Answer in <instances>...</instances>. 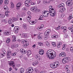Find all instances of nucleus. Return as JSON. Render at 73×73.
<instances>
[{"mask_svg":"<svg viewBox=\"0 0 73 73\" xmlns=\"http://www.w3.org/2000/svg\"><path fill=\"white\" fill-rule=\"evenodd\" d=\"M72 18H73L72 15H70L69 17L68 18V20H71Z\"/></svg>","mask_w":73,"mask_h":73,"instance_id":"nucleus-33","label":"nucleus"},{"mask_svg":"<svg viewBox=\"0 0 73 73\" xmlns=\"http://www.w3.org/2000/svg\"><path fill=\"white\" fill-rule=\"evenodd\" d=\"M10 41L11 40H10V38H8L7 39V40H6V42L7 43H9Z\"/></svg>","mask_w":73,"mask_h":73,"instance_id":"nucleus-43","label":"nucleus"},{"mask_svg":"<svg viewBox=\"0 0 73 73\" xmlns=\"http://www.w3.org/2000/svg\"><path fill=\"white\" fill-rule=\"evenodd\" d=\"M23 37L24 38H27V37H28V35L27 34H24Z\"/></svg>","mask_w":73,"mask_h":73,"instance_id":"nucleus-38","label":"nucleus"},{"mask_svg":"<svg viewBox=\"0 0 73 73\" xmlns=\"http://www.w3.org/2000/svg\"><path fill=\"white\" fill-rule=\"evenodd\" d=\"M24 70L23 68H21L20 69V73H24Z\"/></svg>","mask_w":73,"mask_h":73,"instance_id":"nucleus-28","label":"nucleus"},{"mask_svg":"<svg viewBox=\"0 0 73 73\" xmlns=\"http://www.w3.org/2000/svg\"><path fill=\"white\" fill-rule=\"evenodd\" d=\"M37 2L38 4H40L41 3V1L40 0H37Z\"/></svg>","mask_w":73,"mask_h":73,"instance_id":"nucleus-61","label":"nucleus"},{"mask_svg":"<svg viewBox=\"0 0 73 73\" xmlns=\"http://www.w3.org/2000/svg\"><path fill=\"white\" fill-rule=\"evenodd\" d=\"M44 50H40L39 51V54L41 55H42L44 54Z\"/></svg>","mask_w":73,"mask_h":73,"instance_id":"nucleus-17","label":"nucleus"},{"mask_svg":"<svg viewBox=\"0 0 73 73\" xmlns=\"http://www.w3.org/2000/svg\"><path fill=\"white\" fill-rule=\"evenodd\" d=\"M44 27V25L43 24H42L40 26V27H41L42 28H43V27Z\"/></svg>","mask_w":73,"mask_h":73,"instance_id":"nucleus-63","label":"nucleus"},{"mask_svg":"<svg viewBox=\"0 0 73 73\" xmlns=\"http://www.w3.org/2000/svg\"><path fill=\"white\" fill-rule=\"evenodd\" d=\"M28 22L30 23V24L31 25H33L35 24V21H31V20H28Z\"/></svg>","mask_w":73,"mask_h":73,"instance_id":"nucleus-19","label":"nucleus"},{"mask_svg":"<svg viewBox=\"0 0 73 73\" xmlns=\"http://www.w3.org/2000/svg\"><path fill=\"white\" fill-rule=\"evenodd\" d=\"M51 30L50 29H47L45 32L44 35L46 36H48L49 35V33L50 32Z\"/></svg>","mask_w":73,"mask_h":73,"instance_id":"nucleus-7","label":"nucleus"},{"mask_svg":"<svg viewBox=\"0 0 73 73\" xmlns=\"http://www.w3.org/2000/svg\"><path fill=\"white\" fill-rule=\"evenodd\" d=\"M21 2H19V3H17L16 5L17 9H20V7H21Z\"/></svg>","mask_w":73,"mask_h":73,"instance_id":"nucleus-12","label":"nucleus"},{"mask_svg":"<svg viewBox=\"0 0 73 73\" xmlns=\"http://www.w3.org/2000/svg\"><path fill=\"white\" fill-rule=\"evenodd\" d=\"M8 22L10 24H11L12 23V20L11 19H10L9 20Z\"/></svg>","mask_w":73,"mask_h":73,"instance_id":"nucleus-30","label":"nucleus"},{"mask_svg":"<svg viewBox=\"0 0 73 73\" xmlns=\"http://www.w3.org/2000/svg\"><path fill=\"white\" fill-rule=\"evenodd\" d=\"M64 16H65V15H64V14H63L61 15V18H63Z\"/></svg>","mask_w":73,"mask_h":73,"instance_id":"nucleus-57","label":"nucleus"},{"mask_svg":"<svg viewBox=\"0 0 73 73\" xmlns=\"http://www.w3.org/2000/svg\"><path fill=\"white\" fill-rule=\"evenodd\" d=\"M38 44L40 46H42V45H43V44H42V42H38Z\"/></svg>","mask_w":73,"mask_h":73,"instance_id":"nucleus-48","label":"nucleus"},{"mask_svg":"<svg viewBox=\"0 0 73 73\" xmlns=\"http://www.w3.org/2000/svg\"><path fill=\"white\" fill-rule=\"evenodd\" d=\"M36 3L34 2H32H32L30 4L31 5H35Z\"/></svg>","mask_w":73,"mask_h":73,"instance_id":"nucleus-50","label":"nucleus"},{"mask_svg":"<svg viewBox=\"0 0 73 73\" xmlns=\"http://www.w3.org/2000/svg\"><path fill=\"white\" fill-rule=\"evenodd\" d=\"M38 64V61L37 60H35L34 62L32 63V65L33 66H35L36 65Z\"/></svg>","mask_w":73,"mask_h":73,"instance_id":"nucleus-18","label":"nucleus"},{"mask_svg":"<svg viewBox=\"0 0 73 73\" xmlns=\"http://www.w3.org/2000/svg\"><path fill=\"white\" fill-rule=\"evenodd\" d=\"M25 5H26V7H29V6H30V4H29V3H28L27 2H25Z\"/></svg>","mask_w":73,"mask_h":73,"instance_id":"nucleus-37","label":"nucleus"},{"mask_svg":"<svg viewBox=\"0 0 73 73\" xmlns=\"http://www.w3.org/2000/svg\"><path fill=\"white\" fill-rule=\"evenodd\" d=\"M10 5L11 8H14V7H15V5H14V4L13 2H11L10 3Z\"/></svg>","mask_w":73,"mask_h":73,"instance_id":"nucleus-26","label":"nucleus"},{"mask_svg":"<svg viewBox=\"0 0 73 73\" xmlns=\"http://www.w3.org/2000/svg\"><path fill=\"white\" fill-rule=\"evenodd\" d=\"M66 44H63V47L62 48V49L63 50H64L65 48H66Z\"/></svg>","mask_w":73,"mask_h":73,"instance_id":"nucleus-41","label":"nucleus"},{"mask_svg":"<svg viewBox=\"0 0 73 73\" xmlns=\"http://www.w3.org/2000/svg\"><path fill=\"white\" fill-rule=\"evenodd\" d=\"M35 71L37 73H39V72H40L36 68L35 69Z\"/></svg>","mask_w":73,"mask_h":73,"instance_id":"nucleus-51","label":"nucleus"},{"mask_svg":"<svg viewBox=\"0 0 73 73\" xmlns=\"http://www.w3.org/2000/svg\"><path fill=\"white\" fill-rule=\"evenodd\" d=\"M3 2V1L2 0H0V5H1L2 4V3Z\"/></svg>","mask_w":73,"mask_h":73,"instance_id":"nucleus-59","label":"nucleus"},{"mask_svg":"<svg viewBox=\"0 0 73 73\" xmlns=\"http://www.w3.org/2000/svg\"><path fill=\"white\" fill-rule=\"evenodd\" d=\"M59 65V63L57 62H55V63H53L52 64H51L50 65V66L53 69H54L57 67H58V66Z\"/></svg>","mask_w":73,"mask_h":73,"instance_id":"nucleus-3","label":"nucleus"},{"mask_svg":"<svg viewBox=\"0 0 73 73\" xmlns=\"http://www.w3.org/2000/svg\"><path fill=\"white\" fill-rule=\"evenodd\" d=\"M19 27L17 26L15 27L14 29V32L16 33H17V31H18V30H19Z\"/></svg>","mask_w":73,"mask_h":73,"instance_id":"nucleus-9","label":"nucleus"},{"mask_svg":"<svg viewBox=\"0 0 73 73\" xmlns=\"http://www.w3.org/2000/svg\"><path fill=\"white\" fill-rule=\"evenodd\" d=\"M61 29H63V32L65 33L66 32V30L67 29V28L66 27H61Z\"/></svg>","mask_w":73,"mask_h":73,"instance_id":"nucleus-15","label":"nucleus"},{"mask_svg":"<svg viewBox=\"0 0 73 73\" xmlns=\"http://www.w3.org/2000/svg\"><path fill=\"white\" fill-rule=\"evenodd\" d=\"M54 38H58V34L54 35Z\"/></svg>","mask_w":73,"mask_h":73,"instance_id":"nucleus-52","label":"nucleus"},{"mask_svg":"<svg viewBox=\"0 0 73 73\" xmlns=\"http://www.w3.org/2000/svg\"><path fill=\"white\" fill-rule=\"evenodd\" d=\"M37 29L39 31H40L42 30V28H41L40 27H38L37 28Z\"/></svg>","mask_w":73,"mask_h":73,"instance_id":"nucleus-34","label":"nucleus"},{"mask_svg":"<svg viewBox=\"0 0 73 73\" xmlns=\"http://www.w3.org/2000/svg\"><path fill=\"white\" fill-rule=\"evenodd\" d=\"M42 34H40L38 35V39H42Z\"/></svg>","mask_w":73,"mask_h":73,"instance_id":"nucleus-20","label":"nucleus"},{"mask_svg":"<svg viewBox=\"0 0 73 73\" xmlns=\"http://www.w3.org/2000/svg\"><path fill=\"white\" fill-rule=\"evenodd\" d=\"M30 10L32 12H38L39 11V10L36 6L31 8Z\"/></svg>","mask_w":73,"mask_h":73,"instance_id":"nucleus-4","label":"nucleus"},{"mask_svg":"<svg viewBox=\"0 0 73 73\" xmlns=\"http://www.w3.org/2000/svg\"><path fill=\"white\" fill-rule=\"evenodd\" d=\"M22 10H23V11H25L27 10V8L25 7H23L22 9Z\"/></svg>","mask_w":73,"mask_h":73,"instance_id":"nucleus-56","label":"nucleus"},{"mask_svg":"<svg viewBox=\"0 0 73 73\" xmlns=\"http://www.w3.org/2000/svg\"><path fill=\"white\" fill-rule=\"evenodd\" d=\"M60 29V26H58L57 27L55 28V29L56 31H57V30H59Z\"/></svg>","mask_w":73,"mask_h":73,"instance_id":"nucleus-42","label":"nucleus"},{"mask_svg":"<svg viewBox=\"0 0 73 73\" xmlns=\"http://www.w3.org/2000/svg\"><path fill=\"white\" fill-rule=\"evenodd\" d=\"M44 40H47V39L48 38V36H44Z\"/></svg>","mask_w":73,"mask_h":73,"instance_id":"nucleus-60","label":"nucleus"},{"mask_svg":"<svg viewBox=\"0 0 73 73\" xmlns=\"http://www.w3.org/2000/svg\"><path fill=\"white\" fill-rule=\"evenodd\" d=\"M16 54H17V53L16 52H15L11 54V56H15L16 55Z\"/></svg>","mask_w":73,"mask_h":73,"instance_id":"nucleus-44","label":"nucleus"},{"mask_svg":"<svg viewBox=\"0 0 73 73\" xmlns=\"http://www.w3.org/2000/svg\"><path fill=\"white\" fill-rule=\"evenodd\" d=\"M27 73H32L33 72V68L32 67H29L28 68L27 70Z\"/></svg>","mask_w":73,"mask_h":73,"instance_id":"nucleus-5","label":"nucleus"},{"mask_svg":"<svg viewBox=\"0 0 73 73\" xmlns=\"http://www.w3.org/2000/svg\"><path fill=\"white\" fill-rule=\"evenodd\" d=\"M42 15L44 17H48V15H50L52 17H54L56 15V12L55 11H43Z\"/></svg>","mask_w":73,"mask_h":73,"instance_id":"nucleus-2","label":"nucleus"},{"mask_svg":"<svg viewBox=\"0 0 73 73\" xmlns=\"http://www.w3.org/2000/svg\"><path fill=\"white\" fill-rule=\"evenodd\" d=\"M3 8L5 11H8L9 9L8 8V7L6 5H4Z\"/></svg>","mask_w":73,"mask_h":73,"instance_id":"nucleus-25","label":"nucleus"},{"mask_svg":"<svg viewBox=\"0 0 73 73\" xmlns=\"http://www.w3.org/2000/svg\"><path fill=\"white\" fill-rule=\"evenodd\" d=\"M66 11V9L64 7H63L62 8H61L59 10V11L60 12H64Z\"/></svg>","mask_w":73,"mask_h":73,"instance_id":"nucleus-10","label":"nucleus"},{"mask_svg":"<svg viewBox=\"0 0 73 73\" xmlns=\"http://www.w3.org/2000/svg\"><path fill=\"white\" fill-rule=\"evenodd\" d=\"M35 57L36 58V60H40V59H41V57L40 55L38 54H36L35 55Z\"/></svg>","mask_w":73,"mask_h":73,"instance_id":"nucleus-11","label":"nucleus"},{"mask_svg":"<svg viewBox=\"0 0 73 73\" xmlns=\"http://www.w3.org/2000/svg\"><path fill=\"white\" fill-rule=\"evenodd\" d=\"M9 13V12L7 11L5 12V16H8V14Z\"/></svg>","mask_w":73,"mask_h":73,"instance_id":"nucleus-32","label":"nucleus"},{"mask_svg":"<svg viewBox=\"0 0 73 73\" xmlns=\"http://www.w3.org/2000/svg\"><path fill=\"white\" fill-rule=\"evenodd\" d=\"M64 36L65 38H67L68 36V34H64Z\"/></svg>","mask_w":73,"mask_h":73,"instance_id":"nucleus-49","label":"nucleus"},{"mask_svg":"<svg viewBox=\"0 0 73 73\" xmlns=\"http://www.w3.org/2000/svg\"><path fill=\"white\" fill-rule=\"evenodd\" d=\"M52 44L53 46H56V43L54 42H52Z\"/></svg>","mask_w":73,"mask_h":73,"instance_id":"nucleus-55","label":"nucleus"},{"mask_svg":"<svg viewBox=\"0 0 73 73\" xmlns=\"http://www.w3.org/2000/svg\"><path fill=\"white\" fill-rule=\"evenodd\" d=\"M43 4H46V3H47V2H46V0H44L43 1Z\"/></svg>","mask_w":73,"mask_h":73,"instance_id":"nucleus-58","label":"nucleus"},{"mask_svg":"<svg viewBox=\"0 0 73 73\" xmlns=\"http://www.w3.org/2000/svg\"><path fill=\"white\" fill-rule=\"evenodd\" d=\"M11 54H7V57L8 60L10 59V58H11Z\"/></svg>","mask_w":73,"mask_h":73,"instance_id":"nucleus-24","label":"nucleus"},{"mask_svg":"<svg viewBox=\"0 0 73 73\" xmlns=\"http://www.w3.org/2000/svg\"><path fill=\"white\" fill-rule=\"evenodd\" d=\"M64 7V4L63 3H62L61 4L58 5V8H63Z\"/></svg>","mask_w":73,"mask_h":73,"instance_id":"nucleus-23","label":"nucleus"},{"mask_svg":"<svg viewBox=\"0 0 73 73\" xmlns=\"http://www.w3.org/2000/svg\"><path fill=\"white\" fill-rule=\"evenodd\" d=\"M46 72V71H43L40 72V73H45Z\"/></svg>","mask_w":73,"mask_h":73,"instance_id":"nucleus-62","label":"nucleus"},{"mask_svg":"<svg viewBox=\"0 0 73 73\" xmlns=\"http://www.w3.org/2000/svg\"><path fill=\"white\" fill-rule=\"evenodd\" d=\"M12 52H11V51L10 50H7V54H11Z\"/></svg>","mask_w":73,"mask_h":73,"instance_id":"nucleus-39","label":"nucleus"},{"mask_svg":"<svg viewBox=\"0 0 73 73\" xmlns=\"http://www.w3.org/2000/svg\"><path fill=\"white\" fill-rule=\"evenodd\" d=\"M66 4L68 6L70 7L73 4V2L72 1L68 0L66 2Z\"/></svg>","mask_w":73,"mask_h":73,"instance_id":"nucleus-6","label":"nucleus"},{"mask_svg":"<svg viewBox=\"0 0 73 73\" xmlns=\"http://www.w3.org/2000/svg\"><path fill=\"white\" fill-rule=\"evenodd\" d=\"M46 45L47 46H50V44H49V42H46Z\"/></svg>","mask_w":73,"mask_h":73,"instance_id":"nucleus-45","label":"nucleus"},{"mask_svg":"<svg viewBox=\"0 0 73 73\" xmlns=\"http://www.w3.org/2000/svg\"><path fill=\"white\" fill-rule=\"evenodd\" d=\"M25 3H27L30 4L32 2L31 0H26L25 1Z\"/></svg>","mask_w":73,"mask_h":73,"instance_id":"nucleus-27","label":"nucleus"},{"mask_svg":"<svg viewBox=\"0 0 73 73\" xmlns=\"http://www.w3.org/2000/svg\"><path fill=\"white\" fill-rule=\"evenodd\" d=\"M46 56L48 58L54 59L56 56V54L53 50H50L46 52Z\"/></svg>","mask_w":73,"mask_h":73,"instance_id":"nucleus-1","label":"nucleus"},{"mask_svg":"<svg viewBox=\"0 0 73 73\" xmlns=\"http://www.w3.org/2000/svg\"><path fill=\"white\" fill-rule=\"evenodd\" d=\"M65 68L66 69H69V66L68 65H66L65 66Z\"/></svg>","mask_w":73,"mask_h":73,"instance_id":"nucleus-53","label":"nucleus"},{"mask_svg":"<svg viewBox=\"0 0 73 73\" xmlns=\"http://www.w3.org/2000/svg\"><path fill=\"white\" fill-rule=\"evenodd\" d=\"M54 11H54V9L52 8V9H50V10L49 11V12H54Z\"/></svg>","mask_w":73,"mask_h":73,"instance_id":"nucleus-46","label":"nucleus"},{"mask_svg":"<svg viewBox=\"0 0 73 73\" xmlns=\"http://www.w3.org/2000/svg\"><path fill=\"white\" fill-rule=\"evenodd\" d=\"M4 55V54H3L2 53H0V57H3Z\"/></svg>","mask_w":73,"mask_h":73,"instance_id":"nucleus-54","label":"nucleus"},{"mask_svg":"<svg viewBox=\"0 0 73 73\" xmlns=\"http://www.w3.org/2000/svg\"><path fill=\"white\" fill-rule=\"evenodd\" d=\"M9 2V1H8V0H5V4L6 5L8 4Z\"/></svg>","mask_w":73,"mask_h":73,"instance_id":"nucleus-40","label":"nucleus"},{"mask_svg":"<svg viewBox=\"0 0 73 73\" xmlns=\"http://www.w3.org/2000/svg\"><path fill=\"white\" fill-rule=\"evenodd\" d=\"M20 52L22 53V54H25V53H27V51L25 50L24 49H21L20 50Z\"/></svg>","mask_w":73,"mask_h":73,"instance_id":"nucleus-8","label":"nucleus"},{"mask_svg":"<svg viewBox=\"0 0 73 73\" xmlns=\"http://www.w3.org/2000/svg\"><path fill=\"white\" fill-rule=\"evenodd\" d=\"M9 65L11 66L13 68L15 67V64H14V62L13 61L10 62H9Z\"/></svg>","mask_w":73,"mask_h":73,"instance_id":"nucleus-13","label":"nucleus"},{"mask_svg":"<svg viewBox=\"0 0 73 73\" xmlns=\"http://www.w3.org/2000/svg\"><path fill=\"white\" fill-rule=\"evenodd\" d=\"M0 17L1 18H4L5 17V15L0 14Z\"/></svg>","mask_w":73,"mask_h":73,"instance_id":"nucleus-36","label":"nucleus"},{"mask_svg":"<svg viewBox=\"0 0 73 73\" xmlns=\"http://www.w3.org/2000/svg\"><path fill=\"white\" fill-rule=\"evenodd\" d=\"M62 42H59V43H58L57 44V46L58 48H60L61 47V46L62 45Z\"/></svg>","mask_w":73,"mask_h":73,"instance_id":"nucleus-22","label":"nucleus"},{"mask_svg":"<svg viewBox=\"0 0 73 73\" xmlns=\"http://www.w3.org/2000/svg\"><path fill=\"white\" fill-rule=\"evenodd\" d=\"M68 58H64L62 60V62L63 64H65L66 62V61H67V59H68Z\"/></svg>","mask_w":73,"mask_h":73,"instance_id":"nucleus-16","label":"nucleus"},{"mask_svg":"<svg viewBox=\"0 0 73 73\" xmlns=\"http://www.w3.org/2000/svg\"><path fill=\"white\" fill-rule=\"evenodd\" d=\"M27 15H31V12L29 11L27 12Z\"/></svg>","mask_w":73,"mask_h":73,"instance_id":"nucleus-64","label":"nucleus"},{"mask_svg":"<svg viewBox=\"0 0 73 73\" xmlns=\"http://www.w3.org/2000/svg\"><path fill=\"white\" fill-rule=\"evenodd\" d=\"M31 16L30 15H29L27 18V19L28 20H30L31 19Z\"/></svg>","mask_w":73,"mask_h":73,"instance_id":"nucleus-31","label":"nucleus"},{"mask_svg":"<svg viewBox=\"0 0 73 73\" xmlns=\"http://www.w3.org/2000/svg\"><path fill=\"white\" fill-rule=\"evenodd\" d=\"M4 34L5 35L9 36V35H10V33L9 32H7V33L5 32L4 33Z\"/></svg>","mask_w":73,"mask_h":73,"instance_id":"nucleus-29","label":"nucleus"},{"mask_svg":"<svg viewBox=\"0 0 73 73\" xmlns=\"http://www.w3.org/2000/svg\"><path fill=\"white\" fill-rule=\"evenodd\" d=\"M13 41L15 42L16 41V36L15 35H13Z\"/></svg>","mask_w":73,"mask_h":73,"instance_id":"nucleus-21","label":"nucleus"},{"mask_svg":"<svg viewBox=\"0 0 73 73\" xmlns=\"http://www.w3.org/2000/svg\"><path fill=\"white\" fill-rule=\"evenodd\" d=\"M62 56V57H66V54L64 52H62L61 53H60L59 54V56Z\"/></svg>","mask_w":73,"mask_h":73,"instance_id":"nucleus-14","label":"nucleus"},{"mask_svg":"<svg viewBox=\"0 0 73 73\" xmlns=\"http://www.w3.org/2000/svg\"><path fill=\"white\" fill-rule=\"evenodd\" d=\"M31 51L30 50H29L27 51V55L28 56H29L30 55H31Z\"/></svg>","mask_w":73,"mask_h":73,"instance_id":"nucleus-35","label":"nucleus"},{"mask_svg":"<svg viewBox=\"0 0 73 73\" xmlns=\"http://www.w3.org/2000/svg\"><path fill=\"white\" fill-rule=\"evenodd\" d=\"M23 27L24 28H26L27 27V25L26 24H24L23 25Z\"/></svg>","mask_w":73,"mask_h":73,"instance_id":"nucleus-47","label":"nucleus"}]
</instances>
